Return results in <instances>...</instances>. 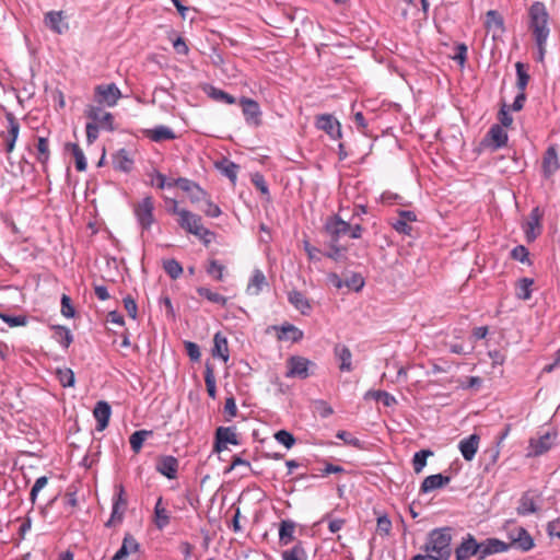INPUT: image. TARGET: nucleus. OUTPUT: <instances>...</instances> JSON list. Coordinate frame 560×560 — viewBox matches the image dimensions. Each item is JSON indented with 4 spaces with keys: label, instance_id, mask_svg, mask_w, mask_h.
<instances>
[{
    "label": "nucleus",
    "instance_id": "bf43d9fd",
    "mask_svg": "<svg viewBox=\"0 0 560 560\" xmlns=\"http://www.w3.org/2000/svg\"><path fill=\"white\" fill-rule=\"evenodd\" d=\"M0 318L10 327L25 326L28 323V316L26 315H9L0 313Z\"/></svg>",
    "mask_w": 560,
    "mask_h": 560
},
{
    "label": "nucleus",
    "instance_id": "dca6fc26",
    "mask_svg": "<svg viewBox=\"0 0 560 560\" xmlns=\"http://www.w3.org/2000/svg\"><path fill=\"white\" fill-rule=\"evenodd\" d=\"M174 185L187 192L191 202H199L206 198L207 192L194 180L185 177L174 179Z\"/></svg>",
    "mask_w": 560,
    "mask_h": 560
},
{
    "label": "nucleus",
    "instance_id": "c9c22d12",
    "mask_svg": "<svg viewBox=\"0 0 560 560\" xmlns=\"http://www.w3.org/2000/svg\"><path fill=\"white\" fill-rule=\"evenodd\" d=\"M266 284L267 282L264 272L259 269H255L247 284L246 292L249 295H258L261 292L262 287Z\"/></svg>",
    "mask_w": 560,
    "mask_h": 560
},
{
    "label": "nucleus",
    "instance_id": "f704fd0d",
    "mask_svg": "<svg viewBox=\"0 0 560 560\" xmlns=\"http://www.w3.org/2000/svg\"><path fill=\"white\" fill-rule=\"evenodd\" d=\"M203 92L213 101L230 104V105L236 103V98L233 95H231V94L224 92L223 90L218 89L211 84H207L203 88Z\"/></svg>",
    "mask_w": 560,
    "mask_h": 560
},
{
    "label": "nucleus",
    "instance_id": "a18cd8bd",
    "mask_svg": "<svg viewBox=\"0 0 560 560\" xmlns=\"http://www.w3.org/2000/svg\"><path fill=\"white\" fill-rule=\"evenodd\" d=\"M485 26L487 30L504 31V21L502 15L495 10H489L486 14Z\"/></svg>",
    "mask_w": 560,
    "mask_h": 560
},
{
    "label": "nucleus",
    "instance_id": "6e6552de",
    "mask_svg": "<svg viewBox=\"0 0 560 560\" xmlns=\"http://www.w3.org/2000/svg\"><path fill=\"white\" fill-rule=\"evenodd\" d=\"M287 365V377H299L301 380H305L310 376V366H314L315 364L304 357L292 355L288 359Z\"/></svg>",
    "mask_w": 560,
    "mask_h": 560
},
{
    "label": "nucleus",
    "instance_id": "c756f323",
    "mask_svg": "<svg viewBox=\"0 0 560 560\" xmlns=\"http://www.w3.org/2000/svg\"><path fill=\"white\" fill-rule=\"evenodd\" d=\"M486 137L487 139L491 140V145L493 150L505 147L509 140L506 131H504L502 126L498 124H494L490 127Z\"/></svg>",
    "mask_w": 560,
    "mask_h": 560
},
{
    "label": "nucleus",
    "instance_id": "e2e57ef3",
    "mask_svg": "<svg viewBox=\"0 0 560 560\" xmlns=\"http://www.w3.org/2000/svg\"><path fill=\"white\" fill-rule=\"evenodd\" d=\"M73 158L75 160L77 171L84 172L88 167V162L82 149L79 145L73 147Z\"/></svg>",
    "mask_w": 560,
    "mask_h": 560
},
{
    "label": "nucleus",
    "instance_id": "c85d7f7f",
    "mask_svg": "<svg viewBox=\"0 0 560 560\" xmlns=\"http://www.w3.org/2000/svg\"><path fill=\"white\" fill-rule=\"evenodd\" d=\"M335 357L339 360V370L342 372H351L353 370L352 366V353L350 349L341 343H338L334 348Z\"/></svg>",
    "mask_w": 560,
    "mask_h": 560
},
{
    "label": "nucleus",
    "instance_id": "37998d69",
    "mask_svg": "<svg viewBox=\"0 0 560 560\" xmlns=\"http://www.w3.org/2000/svg\"><path fill=\"white\" fill-rule=\"evenodd\" d=\"M538 510L534 499L529 497V492L523 493L520 499V504L516 509L517 514L520 515H529L536 513Z\"/></svg>",
    "mask_w": 560,
    "mask_h": 560
},
{
    "label": "nucleus",
    "instance_id": "f03ea898",
    "mask_svg": "<svg viewBox=\"0 0 560 560\" xmlns=\"http://www.w3.org/2000/svg\"><path fill=\"white\" fill-rule=\"evenodd\" d=\"M528 27L532 31L534 39H538L541 43L544 38H548L550 34L548 25L549 13L545 3L535 1L528 9Z\"/></svg>",
    "mask_w": 560,
    "mask_h": 560
},
{
    "label": "nucleus",
    "instance_id": "72a5a7b5",
    "mask_svg": "<svg viewBox=\"0 0 560 560\" xmlns=\"http://www.w3.org/2000/svg\"><path fill=\"white\" fill-rule=\"evenodd\" d=\"M36 160L43 166V171L46 172L47 163L50 159L49 140L46 137H38L36 144Z\"/></svg>",
    "mask_w": 560,
    "mask_h": 560
},
{
    "label": "nucleus",
    "instance_id": "5fc2aeb1",
    "mask_svg": "<svg viewBox=\"0 0 560 560\" xmlns=\"http://www.w3.org/2000/svg\"><path fill=\"white\" fill-rule=\"evenodd\" d=\"M433 452L430 450H421L419 452H416L412 457V467L416 474H419L422 471V469L427 465L428 457L432 456Z\"/></svg>",
    "mask_w": 560,
    "mask_h": 560
},
{
    "label": "nucleus",
    "instance_id": "39448f33",
    "mask_svg": "<svg viewBox=\"0 0 560 560\" xmlns=\"http://www.w3.org/2000/svg\"><path fill=\"white\" fill-rule=\"evenodd\" d=\"M127 509V499L125 497V488L122 485L115 486V495L113 498L112 514L109 520L105 523L106 527L121 523L125 511Z\"/></svg>",
    "mask_w": 560,
    "mask_h": 560
},
{
    "label": "nucleus",
    "instance_id": "ea45409f",
    "mask_svg": "<svg viewBox=\"0 0 560 560\" xmlns=\"http://www.w3.org/2000/svg\"><path fill=\"white\" fill-rule=\"evenodd\" d=\"M170 514L162 505V498L160 497L154 506V524L159 529H163L170 524Z\"/></svg>",
    "mask_w": 560,
    "mask_h": 560
},
{
    "label": "nucleus",
    "instance_id": "f8f14e48",
    "mask_svg": "<svg viewBox=\"0 0 560 560\" xmlns=\"http://www.w3.org/2000/svg\"><path fill=\"white\" fill-rule=\"evenodd\" d=\"M315 126L317 129L325 131L334 140L342 137L340 122L330 114L318 115Z\"/></svg>",
    "mask_w": 560,
    "mask_h": 560
},
{
    "label": "nucleus",
    "instance_id": "2eb2a0df",
    "mask_svg": "<svg viewBox=\"0 0 560 560\" xmlns=\"http://www.w3.org/2000/svg\"><path fill=\"white\" fill-rule=\"evenodd\" d=\"M178 467V459L172 455L159 456L155 464V470L168 479L177 477Z\"/></svg>",
    "mask_w": 560,
    "mask_h": 560
},
{
    "label": "nucleus",
    "instance_id": "4d7b16f0",
    "mask_svg": "<svg viewBox=\"0 0 560 560\" xmlns=\"http://www.w3.org/2000/svg\"><path fill=\"white\" fill-rule=\"evenodd\" d=\"M57 378L62 387H72L75 383L74 373L71 369H57L56 371Z\"/></svg>",
    "mask_w": 560,
    "mask_h": 560
},
{
    "label": "nucleus",
    "instance_id": "a211bd4d",
    "mask_svg": "<svg viewBox=\"0 0 560 560\" xmlns=\"http://www.w3.org/2000/svg\"><path fill=\"white\" fill-rule=\"evenodd\" d=\"M398 219L392 223L393 229L404 235H411V222L417 221V215L410 210H398Z\"/></svg>",
    "mask_w": 560,
    "mask_h": 560
},
{
    "label": "nucleus",
    "instance_id": "412c9836",
    "mask_svg": "<svg viewBox=\"0 0 560 560\" xmlns=\"http://www.w3.org/2000/svg\"><path fill=\"white\" fill-rule=\"evenodd\" d=\"M479 545L480 560L493 553L508 551L511 548V545H508V542L498 538H487L486 540L479 542Z\"/></svg>",
    "mask_w": 560,
    "mask_h": 560
},
{
    "label": "nucleus",
    "instance_id": "ddd939ff",
    "mask_svg": "<svg viewBox=\"0 0 560 560\" xmlns=\"http://www.w3.org/2000/svg\"><path fill=\"white\" fill-rule=\"evenodd\" d=\"M541 219L542 212L538 207H535L528 217L526 224L524 225V233L528 243L534 242L541 234Z\"/></svg>",
    "mask_w": 560,
    "mask_h": 560
},
{
    "label": "nucleus",
    "instance_id": "a19ab883",
    "mask_svg": "<svg viewBox=\"0 0 560 560\" xmlns=\"http://www.w3.org/2000/svg\"><path fill=\"white\" fill-rule=\"evenodd\" d=\"M529 446L532 448V453L535 456H540L548 452L551 448L550 435L545 434L539 439H530Z\"/></svg>",
    "mask_w": 560,
    "mask_h": 560
},
{
    "label": "nucleus",
    "instance_id": "8fccbe9b",
    "mask_svg": "<svg viewBox=\"0 0 560 560\" xmlns=\"http://www.w3.org/2000/svg\"><path fill=\"white\" fill-rule=\"evenodd\" d=\"M205 383H206L207 393H208L209 397L214 399L217 396L214 369H213V365L209 362L206 363Z\"/></svg>",
    "mask_w": 560,
    "mask_h": 560
},
{
    "label": "nucleus",
    "instance_id": "7ed1b4c3",
    "mask_svg": "<svg viewBox=\"0 0 560 560\" xmlns=\"http://www.w3.org/2000/svg\"><path fill=\"white\" fill-rule=\"evenodd\" d=\"M154 200L151 196L144 197L141 201L135 205L133 213L138 224L142 230H150L154 223Z\"/></svg>",
    "mask_w": 560,
    "mask_h": 560
},
{
    "label": "nucleus",
    "instance_id": "49530a36",
    "mask_svg": "<svg viewBox=\"0 0 560 560\" xmlns=\"http://www.w3.org/2000/svg\"><path fill=\"white\" fill-rule=\"evenodd\" d=\"M500 455L499 445L491 446L482 452L481 460L485 465V471H490V469L495 465Z\"/></svg>",
    "mask_w": 560,
    "mask_h": 560
},
{
    "label": "nucleus",
    "instance_id": "423d86ee",
    "mask_svg": "<svg viewBox=\"0 0 560 560\" xmlns=\"http://www.w3.org/2000/svg\"><path fill=\"white\" fill-rule=\"evenodd\" d=\"M238 104L242 107V113L245 119V122L250 127H259L262 124L261 120V109L260 105L257 101L242 96L238 100Z\"/></svg>",
    "mask_w": 560,
    "mask_h": 560
},
{
    "label": "nucleus",
    "instance_id": "e433bc0d",
    "mask_svg": "<svg viewBox=\"0 0 560 560\" xmlns=\"http://www.w3.org/2000/svg\"><path fill=\"white\" fill-rule=\"evenodd\" d=\"M288 300L298 311L304 315L307 314L312 308L305 295L298 290L289 292Z\"/></svg>",
    "mask_w": 560,
    "mask_h": 560
},
{
    "label": "nucleus",
    "instance_id": "a878e982",
    "mask_svg": "<svg viewBox=\"0 0 560 560\" xmlns=\"http://www.w3.org/2000/svg\"><path fill=\"white\" fill-rule=\"evenodd\" d=\"M515 532H516V538H513V547L514 548H516L523 552H527L534 548V546H535L534 539L530 536V534L527 532L526 528H524L522 526H517V527H515Z\"/></svg>",
    "mask_w": 560,
    "mask_h": 560
},
{
    "label": "nucleus",
    "instance_id": "1a4fd4ad",
    "mask_svg": "<svg viewBox=\"0 0 560 560\" xmlns=\"http://www.w3.org/2000/svg\"><path fill=\"white\" fill-rule=\"evenodd\" d=\"M85 116L92 121L100 126V128L108 131H114V116L108 112H103L101 106L88 105L84 110Z\"/></svg>",
    "mask_w": 560,
    "mask_h": 560
},
{
    "label": "nucleus",
    "instance_id": "3c124183",
    "mask_svg": "<svg viewBox=\"0 0 560 560\" xmlns=\"http://www.w3.org/2000/svg\"><path fill=\"white\" fill-rule=\"evenodd\" d=\"M217 166L222 172V174H224L233 184H235L240 168L236 163L225 159L220 164H217Z\"/></svg>",
    "mask_w": 560,
    "mask_h": 560
},
{
    "label": "nucleus",
    "instance_id": "0e129e2a",
    "mask_svg": "<svg viewBox=\"0 0 560 560\" xmlns=\"http://www.w3.org/2000/svg\"><path fill=\"white\" fill-rule=\"evenodd\" d=\"M336 438L342 440L348 445L354 446L359 450L363 448V443L347 431H338Z\"/></svg>",
    "mask_w": 560,
    "mask_h": 560
},
{
    "label": "nucleus",
    "instance_id": "5701e85b",
    "mask_svg": "<svg viewBox=\"0 0 560 560\" xmlns=\"http://www.w3.org/2000/svg\"><path fill=\"white\" fill-rule=\"evenodd\" d=\"M140 549V544L136 540V538L127 533L122 539V544L117 552L113 556L112 560H127L130 553L138 552Z\"/></svg>",
    "mask_w": 560,
    "mask_h": 560
},
{
    "label": "nucleus",
    "instance_id": "0eeeda50",
    "mask_svg": "<svg viewBox=\"0 0 560 560\" xmlns=\"http://www.w3.org/2000/svg\"><path fill=\"white\" fill-rule=\"evenodd\" d=\"M350 223L343 221L338 214L330 215L326 219L324 231L329 240L338 242L341 236L348 235Z\"/></svg>",
    "mask_w": 560,
    "mask_h": 560
},
{
    "label": "nucleus",
    "instance_id": "774afa93",
    "mask_svg": "<svg viewBox=\"0 0 560 560\" xmlns=\"http://www.w3.org/2000/svg\"><path fill=\"white\" fill-rule=\"evenodd\" d=\"M529 252L524 245L515 246L511 252V257L521 262H529Z\"/></svg>",
    "mask_w": 560,
    "mask_h": 560
},
{
    "label": "nucleus",
    "instance_id": "c03bdc74",
    "mask_svg": "<svg viewBox=\"0 0 560 560\" xmlns=\"http://www.w3.org/2000/svg\"><path fill=\"white\" fill-rule=\"evenodd\" d=\"M282 560H307V553L302 541H298L292 548L282 551Z\"/></svg>",
    "mask_w": 560,
    "mask_h": 560
},
{
    "label": "nucleus",
    "instance_id": "20e7f679",
    "mask_svg": "<svg viewBox=\"0 0 560 560\" xmlns=\"http://www.w3.org/2000/svg\"><path fill=\"white\" fill-rule=\"evenodd\" d=\"M120 97L121 92L115 83L98 84L94 88V101L97 106L113 107Z\"/></svg>",
    "mask_w": 560,
    "mask_h": 560
},
{
    "label": "nucleus",
    "instance_id": "2f4dec72",
    "mask_svg": "<svg viewBox=\"0 0 560 560\" xmlns=\"http://www.w3.org/2000/svg\"><path fill=\"white\" fill-rule=\"evenodd\" d=\"M212 355L220 358L223 362H228L230 358L228 339L220 331L213 337Z\"/></svg>",
    "mask_w": 560,
    "mask_h": 560
},
{
    "label": "nucleus",
    "instance_id": "4be33fe9",
    "mask_svg": "<svg viewBox=\"0 0 560 560\" xmlns=\"http://www.w3.org/2000/svg\"><path fill=\"white\" fill-rule=\"evenodd\" d=\"M480 436L476 433L463 439L458 443V448L465 460L470 462L475 458L479 447Z\"/></svg>",
    "mask_w": 560,
    "mask_h": 560
},
{
    "label": "nucleus",
    "instance_id": "69168bd1",
    "mask_svg": "<svg viewBox=\"0 0 560 560\" xmlns=\"http://www.w3.org/2000/svg\"><path fill=\"white\" fill-rule=\"evenodd\" d=\"M47 483H48V478L46 476H42L36 479L35 483L33 485L31 492H30V500H31L32 504H34L36 502L38 492L44 487H46Z\"/></svg>",
    "mask_w": 560,
    "mask_h": 560
},
{
    "label": "nucleus",
    "instance_id": "f257e3e1",
    "mask_svg": "<svg viewBox=\"0 0 560 560\" xmlns=\"http://www.w3.org/2000/svg\"><path fill=\"white\" fill-rule=\"evenodd\" d=\"M452 529L450 527L434 528L428 534L422 549L429 555V560H448L452 553Z\"/></svg>",
    "mask_w": 560,
    "mask_h": 560
},
{
    "label": "nucleus",
    "instance_id": "6e6d98bb",
    "mask_svg": "<svg viewBox=\"0 0 560 560\" xmlns=\"http://www.w3.org/2000/svg\"><path fill=\"white\" fill-rule=\"evenodd\" d=\"M163 269L173 280L178 279L183 273V267L175 258L164 260Z\"/></svg>",
    "mask_w": 560,
    "mask_h": 560
},
{
    "label": "nucleus",
    "instance_id": "864d4df0",
    "mask_svg": "<svg viewBox=\"0 0 560 560\" xmlns=\"http://www.w3.org/2000/svg\"><path fill=\"white\" fill-rule=\"evenodd\" d=\"M197 293L207 299L208 301L219 304L221 306H225L228 303V299L217 292L211 291L210 289L206 287H199L197 288Z\"/></svg>",
    "mask_w": 560,
    "mask_h": 560
},
{
    "label": "nucleus",
    "instance_id": "bb28decb",
    "mask_svg": "<svg viewBox=\"0 0 560 560\" xmlns=\"http://www.w3.org/2000/svg\"><path fill=\"white\" fill-rule=\"evenodd\" d=\"M144 135L153 142L174 140L176 138L175 132L170 127L164 125H159L152 129H147L144 130Z\"/></svg>",
    "mask_w": 560,
    "mask_h": 560
},
{
    "label": "nucleus",
    "instance_id": "b1692460",
    "mask_svg": "<svg viewBox=\"0 0 560 560\" xmlns=\"http://www.w3.org/2000/svg\"><path fill=\"white\" fill-rule=\"evenodd\" d=\"M44 22L47 27H49L52 32L57 34H62L68 31L69 26L67 23H63V12L62 11H49L45 14Z\"/></svg>",
    "mask_w": 560,
    "mask_h": 560
},
{
    "label": "nucleus",
    "instance_id": "9d476101",
    "mask_svg": "<svg viewBox=\"0 0 560 560\" xmlns=\"http://www.w3.org/2000/svg\"><path fill=\"white\" fill-rule=\"evenodd\" d=\"M228 444L238 445L236 429L234 427H219L214 434L213 452L221 453Z\"/></svg>",
    "mask_w": 560,
    "mask_h": 560
},
{
    "label": "nucleus",
    "instance_id": "13d9d810",
    "mask_svg": "<svg viewBox=\"0 0 560 560\" xmlns=\"http://www.w3.org/2000/svg\"><path fill=\"white\" fill-rule=\"evenodd\" d=\"M275 440L282 444L285 448L290 450L295 444L294 435L287 430H279L275 433Z\"/></svg>",
    "mask_w": 560,
    "mask_h": 560
},
{
    "label": "nucleus",
    "instance_id": "473e14b6",
    "mask_svg": "<svg viewBox=\"0 0 560 560\" xmlns=\"http://www.w3.org/2000/svg\"><path fill=\"white\" fill-rule=\"evenodd\" d=\"M52 339L63 349H68L73 341V335L69 328L62 325H52Z\"/></svg>",
    "mask_w": 560,
    "mask_h": 560
},
{
    "label": "nucleus",
    "instance_id": "f3484780",
    "mask_svg": "<svg viewBox=\"0 0 560 560\" xmlns=\"http://www.w3.org/2000/svg\"><path fill=\"white\" fill-rule=\"evenodd\" d=\"M5 119L8 121V135L5 138V151L11 153L14 148L20 133V122L12 112H5Z\"/></svg>",
    "mask_w": 560,
    "mask_h": 560
},
{
    "label": "nucleus",
    "instance_id": "4468645a",
    "mask_svg": "<svg viewBox=\"0 0 560 560\" xmlns=\"http://www.w3.org/2000/svg\"><path fill=\"white\" fill-rule=\"evenodd\" d=\"M475 555L480 556V545L471 534H467L455 549L456 560H468Z\"/></svg>",
    "mask_w": 560,
    "mask_h": 560
},
{
    "label": "nucleus",
    "instance_id": "cd10ccee",
    "mask_svg": "<svg viewBox=\"0 0 560 560\" xmlns=\"http://www.w3.org/2000/svg\"><path fill=\"white\" fill-rule=\"evenodd\" d=\"M113 166L124 173H129L132 170L133 160L126 149H119L113 154Z\"/></svg>",
    "mask_w": 560,
    "mask_h": 560
},
{
    "label": "nucleus",
    "instance_id": "79ce46f5",
    "mask_svg": "<svg viewBox=\"0 0 560 560\" xmlns=\"http://www.w3.org/2000/svg\"><path fill=\"white\" fill-rule=\"evenodd\" d=\"M369 398L382 401L385 407H392L397 404L395 396L385 390H368L364 395V399Z\"/></svg>",
    "mask_w": 560,
    "mask_h": 560
},
{
    "label": "nucleus",
    "instance_id": "9b49d317",
    "mask_svg": "<svg viewBox=\"0 0 560 560\" xmlns=\"http://www.w3.org/2000/svg\"><path fill=\"white\" fill-rule=\"evenodd\" d=\"M560 168V159L556 144H550L544 153L541 172L545 178H550Z\"/></svg>",
    "mask_w": 560,
    "mask_h": 560
},
{
    "label": "nucleus",
    "instance_id": "680f3d73",
    "mask_svg": "<svg viewBox=\"0 0 560 560\" xmlns=\"http://www.w3.org/2000/svg\"><path fill=\"white\" fill-rule=\"evenodd\" d=\"M376 530L383 536H388L390 534L392 521L386 514L377 516Z\"/></svg>",
    "mask_w": 560,
    "mask_h": 560
},
{
    "label": "nucleus",
    "instance_id": "052dcab7",
    "mask_svg": "<svg viewBox=\"0 0 560 560\" xmlns=\"http://www.w3.org/2000/svg\"><path fill=\"white\" fill-rule=\"evenodd\" d=\"M252 183L261 192V195L266 197L267 200H270L268 184L260 173H255L252 176Z\"/></svg>",
    "mask_w": 560,
    "mask_h": 560
},
{
    "label": "nucleus",
    "instance_id": "7c9ffc66",
    "mask_svg": "<svg viewBox=\"0 0 560 560\" xmlns=\"http://www.w3.org/2000/svg\"><path fill=\"white\" fill-rule=\"evenodd\" d=\"M295 526H296V524L291 520H282L280 522V524H279V544L281 546H288L295 539V537H294Z\"/></svg>",
    "mask_w": 560,
    "mask_h": 560
},
{
    "label": "nucleus",
    "instance_id": "de8ad7c7",
    "mask_svg": "<svg viewBox=\"0 0 560 560\" xmlns=\"http://www.w3.org/2000/svg\"><path fill=\"white\" fill-rule=\"evenodd\" d=\"M152 433L153 432L149 430H138L130 435L129 443L133 453L138 454L141 451L143 442L148 436H151Z\"/></svg>",
    "mask_w": 560,
    "mask_h": 560
},
{
    "label": "nucleus",
    "instance_id": "338daca9",
    "mask_svg": "<svg viewBox=\"0 0 560 560\" xmlns=\"http://www.w3.org/2000/svg\"><path fill=\"white\" fill-rule=\"evenodd\" d=\"M61 314L67 318H72L75 315L71 299L67 294H62L61 296Z\"/></svg>",
    "mask_w": 560,
    "mask_h": 560
},
{
    "label": "nucleus",
    "instance_id": "603ef678",
    "mask_svg": "<svg viewBox=\"0 0 560 560\" xmlns=\"http://www.w3.org/2000/svg\"><path fill=\"white\" fill-rule=\"evenodd\" d=\"M224 271L225 266L215 259H210L206 267V272L208 273V276H210L212 279L217 281H223Z\"/></svg>",
    "mask_w": 560,
    "mask_h": 560
},
{
    "label": "nucleus",
    "instance_id": "58836bf2",
    "mask_svg": "<svg viewBox=\"0 0 560 560\" xmlns=\"http://www.w3.org/2000/svg\"><path fill=\"white\" fill-rule=\"evenodd\" d=\"M302 338L303 331L294 325L288 323L280 327V332L278 334L279 340H292L293 342H298Z\"/></svg>",
    "mask_w": 560,
    "mask_h": 560
},
{
    "label": "nucleus",
    "instance_id": "6ab92c4d",
    "mask_svg": "<svg viewBox=\"0 0 560 560\" xmlns=\"http://www.w3.org/2000/svg\"><path fill=\"white\" fill-rule=\"evenodd\" d=\"M93 416L96 419V430L98 432L104 431L109 423V419L112 416V407L105 400H100L96 402Z\"/></svg>",
    "mask_w": 560,
    "mask_h": 560
},
{
    "label": "nucleus",
    "instance_id": "393cba45",
    "mask_svg": "<svg viewBox=\"0 0 560 560\" xmlns=\"http://www.w3.org/2000/svg\"><path fill=\"white\" fill-rule=\"evenodd\" d=\"M451 477L443 474H435L425 477L421 483L420 492L429 493L450 483Z\"/></svg>",
    "mask_w": 560,
    "mask_h": 560
},
{
    "label": "nucleus",
    "instance_id": "4c0bfd02",
    "mask_svg": "<svg viewBox=\"0 0 560 560\" xmlns=\"http://www.w3.org/2000/svg\"><path fill=\"white\" fill-rule=\"evenodd\" d=\"M347 250L348 248L346 246H341L338 242H332L331 240H328L327 250H325L323 255L335 261H341L347 258Z\"/></svg>",
    "mask_w": 560,
    "mask_h": 560
},
{
    "label": "nucleus",
    "instance_id": "aec40b11",
    "mask_svg": "<svg viewBox=\"0 0 560 560\" xmlns=\"http://www.w3.org/2000/svg\"><path fill=\"white\" fill-rule=\"evenodd\" d=\"M178 225L187 233L192 235L200 234L202 226L201 217L189 210L187 212H182L180 219H178Z\"/></svg>",
    "mask_w": 560,
    "mask_h": 560
},
{
    "label": "nucleus",
    "instance_id": "09e8293b",
    "mask_svg": "<svg viewBox=\"0 0 560 560\" xmlns=\"http://www.w3.org/2000/svg\"><path fill=\"white\" fill-rule=\"evenodd\" d=\"M516 69V88L520 92H525L526 86L530 80V77L527 72V66L521 61L515 63Z\"/></svg>",
    "mask_w": 560,
    "mask_h": 560
}]
</instances>
